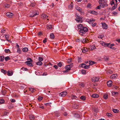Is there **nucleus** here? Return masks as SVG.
<instances>
[{"label": "nucleus", "mask_w": 120, "mask_h": 120, "mask_svg": "<svg viewBox=\"0 0 120 120\" xmlns=\"http://www.w3.org/2000/svg\"><path fill=\"white\" fill-rule=\"evenodd\" d=\"M107 2V0H99L98 2L99 4H101V7L104 8L108 6Z\"/></svg>", "instance_id": "obj_1"}, {"label": "nucleus", "mask_w": 120, "mask_h": 120, "mask_svg": "<svg viewBox=\"0 0 120 120\" xmlns=\"http://www.w3.org/2000/svg\"><path fill=\"white\" fill-rule=\"evenodd\" d=\"M88 28L85 27H83L82 29L79 30V34L82 35H83L84 34H86V33L88 31Z\"/></svg>", "instance_id": "obj_2"}, {"label": "nucleus", "mask_w": 120, "mask_h": 120, "mask_svg": "<svg viewBox=\"0 0 120 120\" xmlns=\"http://www.w3.org/2000/svg\"><path fill=\"white\" fill-rule=\"evenodd\" d=\"M27 60H28L26 61L25 62V63H26L27 64L28 66L30 67H32L33 66V65L32 64L31 62L32 61V60L31 58H27Z\"/></svg>", "instance_id": "obj_3"}, {"label": "nucleus", "mask_w": 120, "mask_h": 120, "mask_svg": "<svg viewBox=\"0 0 120 120\" xmlns=\"http://www.w3.org/2000/svg\"><path fill=\"white\" fill-rule=\"evenodd\" d=\"M39 14L38 12L37 11H35L33 13H31L29 16L31 18H33L37 15H38Z\"/></svg>", "instance_id": "obj_4"}, {"label": "nucleus", "mask_w": 120, "mask_h": 120, "mask_svg": "<svg viewBox=\"0 0 120 120\" xmlns=\"http://www.w3.org/2000/svg\"><path fill=\"white\" fill-rule=\"evenodd\" d=\"M82 18L81 17L77 15L76 18L75 19V20L77 22H78L82 23Z\"/></svg>", "instance_id": "obj_5"}, {"label": "nucleus", "mask_w": 120, "mask_h": 120, "mask_svg": "<svg viewBox=\"0 0 120 120\" xmlns=\"http://www.w3.org/2000/svg\"><path fill=\"white\" fill-rule=\"evenodd\" d=\"M100 44L103 46L105 47L108 46L110 44L109 43H105L103 41L100 42Z\"/></svg>", "instance_id": "obj_6"}, {"label": "nucleus", "mask_w": 120, "mask_h": 120, "mask_svg": "<svg viewBox=\"0 0 120 120\" xmlns=\"http://www.w3.org/2000/svg\"><path fill=\"white\" fill-rule=\"evenodd\" d=\"M99 77H93L92 78V81L93 82H97L99 80Z\"/></svg>", "instance_id": "obj_7"}, {"label": "nucleus", "mask_w": 120, "mask_h": 120, "mask_svg": "<svg viewBox=\"0 0 120 120\" xmlns=\"http://www.w3.org/2000/svg\"><path fill=\"white\" fill-rule=\"evenodd\" d=\"M67 92L66 91H64L60 93V96L61 97H64L67 95Z\"/></svg>", "instance_id": "obj_8"}, {"label": "nucleus", "mask_w": 120, "mask_h": 120, "mask_svg": "<svg viewBox=\"0 0 120 120\" xmlns=\"http://www.w3.org/2000/svg\"><path fill=\"white\" fill-rule=\"evenodd\" d=\"M80 65L81 67H82L85 69L88 68L90 67V65H86L85 64H81Z\"/></svg>", "instance_id": "obj_9"}, {"label": "nucleus", "mask_w": 120, "mask_h": 120, "mask_svg": "<svg viewBox=\"0 0 120 120\" xmlns=\"http://www.w3.org/2000/svg\"><path fill=\"white\" fill-rule=\"evenodd\" d=\"M65 68L66 69V70L63 71V72L64 73H66L71 69V68L70 67V66H69V65H67L65 67Z\"/></svg>", "instance_id": "obj_10"}, {"label": "nucleus", "mask_w": 120, "mask_h": 120, "mask_svg": "<svg viewBox=\"0 0 120 120\" xmlns=\"http://www.w3.org/2000/svg\"><path fill=\"white\" fill-rule=\"evenodd\" d=\"M102 27L104 29H107L108 28V26L105 22H103L102 23Z\"/></svg>", "instance_id": "obj_11"}, {"label": "nucleus", "mask_w": 120, "mask_h": 120, "mask_svg": "<svg viewBox=\"0 0 120 120\" xmlns=\"http://www.w3.org/2000/svg\"><path fill=\"white\" fill-rule=\"evenodd\" d=\"M13 74V71L12 70H11L10 71H8L7 72V75L8 76H12Z\"/></svg>", "instance_id": "obj_12"}, {"label": "nucleus", "mask_w": 120, "mask_h": 120, "mask_svg": "<svg viewBox=\"0 0 120 120\" xmlns=\"http://www.w3.org/2000/svg\"><path fill=\"white\" fill-rule=\"evenodd\" d=\"M107 84L108 86L111 87L112 85V82L111 80H109L107 82Z\"/></svg>", "instance_id": "obj_13"}, {"label": "nucleus", "mask_w": 120, "mask_h": 120, "mask_svg": "<svg viewBox=\"0 0 120 120\" xmlns=\"http://www.w3.org/2000/svg\"><path fill=\"white\" fill-rule=\"evenodd\" d=\"M117 77V75L116 74H113L110 77L111 79H114Z\"/></svg>", "instance_id": "obj_14"}, {"label": "nucleus", "mask_w": 120, "mask_h": 120, "mask_svg": "<svg viewBox=\"0 0 120 120\" xmlns=\"http://www.w3.org/2000/svg\"><path fill=\"white\" fill-rule=\"evenodd\" d=\"M6 15L7 16L10 17L12 16L13 15V14L12 13L10 12H8L6 13Z\"/></svg>", "instance_id": "obj_15"}, {"label": "nucleus", "mask_w": 120, "mask_h": 120, "mask_svg": "<svg viewBox=\"0 0 120 120\" xmlns=\"http://www.w3.org/2000/svg\"><path fill=\"white\" fill-rule=\"evenodd\" d=\"M82 52L83 53H86L88 51V50L86 47L83 48L82 49Z\"/></svg>", "instance_id": "obj_16"}, {"label": "nucleus", "mask_w": 120, "mask_h": 120, "mask_svg": "<svg viewBox=\"0 0 120 120\" xmlns=\"http://www.w3.org/2000/svg\"><path fill=\"white\" fill-rule=\"evenodd\" d=\"M95 20H94L92 19H91L89 20L87 22L89 24L92 23H94Z\"/></svg>", "instance_id": "obj_17"}, {"label": "nucleus", "mask_w": 120, "mask_h": 120, "mask_svg": "<svg viewBox=\"0 0 120 120\" xmlns=\"http://www.w3.org/2000/svg\"><path fill=\"white\" fill-rule=\"evenodd\" d=\"M96 47H95V45H92L90 46V48H89V49L90 50H92L95 49H96Z\"/></svg>", "instance_id": "obj_18"}, {"label": "nucleus", "mask_w": 120, "mask_h": 120, "mask_svg": "<svg viewBox=\"0 0 120 120\" xmlns=\"http://www.w3.org/2000/svg\"><path fill=\"white\" fill-rule=\"evenodd\" d=\"M72 107L74 108L77 109L78 108L79 106L77 104L74 103L73 104Z\"/></svg>", "instance_id": "obj_19"}, {"label": "nucleus", "mask_w": 120, "mask_h": 120, "mask_svg": "<svg viewBox=\"0 0 120 120\" xmlns=\"http://www.w3.org/2000/svg\"><path fill=\"white\" fill-rule=\"evenodd\" d=\"M53 27V26L51 25L50 24H48L47 26V28L48 29L52 30V29Z\"/></svg>", "instance_id": "obj_20"}, {"label": "nucleus", "mask_w": 120, "mask_h": 120, "mask_svg": "<svg viewBox=\"0 0 120 120\" xmlns=\"http://www.w3.org/2000/svg\"><path fill=\"white\" fill-rule=\"evenodd\" d=\"M41 17L42 18L44 19H47L48 17V16L45 14H43L41 15Z\"/></svg>", "instance_id": "obj_21"}, {"label": "nucleus", "mask_w": 120, "mask_h": 120, "mask_svg": "<svg viewBox=\"0 0 120 120\" xmlns=\"http://www.w3.org/2000/svg\"><path fill=\"white\" fill-rule=\"evenodd\" d=\"M88 42V40L86 38L82 40V42L83 43H86Z\"/></svg>", "instance_id": "obj_22"}, {"label": "nucleus", "mask_w": 120, "mask_h": 120, "mask_svg": "<svg viewBox=\"0 0 120 120\" xmlns=\"http://www.w3.org/2000/svg\"><path fill=\"white\" fill-rule=\"evenodd\" d=\"M5 38H6V40L8 41L10 43L11 42V41L8 39L9 38V36L8 35H6L5 36Z\"/></svg>", "instance_id": "obj_23"}, {"label": "nucleus", "mask_w": 120, "mask_h": 120, "mask_svg": "<svg viewBox=\"0 0 120 120\" xmlns=\"http://www.w3.org/2000/svg\"><path fill=\"white\" fill-rule=\"evenodd\" d=\"M78 27L79 29L80 30H81L82 29V28H83V26L81 24H79L78 25Z\"/></svg>", "instance_id": "obj_24"}, {"label": "nucleus", "mask_w": 120, "mask_h": 120, "mask_svg": "<svg viewBox=\"0 0 120 120\" xmlns=\"http://www.w3.org/2000/svg\"><path fill=\"white\" fill-rule=\"evenodd\" d=\"M91 96L94 98H97L99 96L98 94H93Z\"/></svg>", "instance_id": "obj_25"}, {"label": "nucleus", "mask_w": 120, "mask_h": 120, "mask_svg": "<svg viewBox=\"0 0 120 120\" xmlns=\"http://www.w3.org/2000/svg\"><path fill=\"white\" fill-rule=\"evenodd\" d=\"M117 4H116L114 5L112 7L111 9V10L113 11V10L115 9L117 7Z\"/></svg>", "instance_id": "obj_26"}, {"label": "nucleus", "mask_w": 120, "mask_h": 120, "mask_svg": "<svg viewBox=\"0 0 120 120\" xmlns=\"http://www.w3.org/2000/svg\"><path fill=\"white\" fill-rule=\"evenodd\" d=\"M29 118L31 120H34V119L35 117L33 115L31 114L29 116Z\"/></svg>", "instance_id": "obj_27"}, {"label": "nucleus", "mask_w": 120, "mask_h": 120, "mask_svg": "<svg viewBox=\"0 0 120 120\" xmlns=\"http://www.w3.org/2000/svg\"><path fill=\"white\" fill-rule=\"evenodd\" d=\"M4 60V56H0V61H3Z\"/></svg>", "instance_id": "obj_28"}, {"label": "nucleus", "mask_w": 120, "mask_h": 120, "mask_svg": "<svg viewBox=\"0 0 120 120\" xmlns=\"http://www.w3.org/2000/svg\"><path fill=\"white\" fill-rule=\"evenodd\" d=\"M22 50L24 52H26L28 51V49L26 47H25L22 49Z\"/></svg>", "instance_id": "obj_29"}, {"label": "nucleus", "mask_w": 120, "mask_h": 120, "mask_svg": "<svg viewBox=\"0 0 120 120\" xmlns=\"http://www.w3.org/2000/svg\"><path fill=\"white\" fill-rule=\"evenodd\" d=\"M36 64L38 65H41L42 64V63L41 61H38L36 63Z\"/></svg>", "instance_id": "obj_30"}, {"label": "nucleus", "mask_w": 120, "mask_h": 120, "mask_svg": "<svg viewBox=\"0 0 120 120\" xmlns=\"http://www.w3.org/2000/svg\"><path fill=\"white\" fill-rule=\"evenodd\" d=\"M74 116L75 118H78L79 117V115L78 113H75L74 114Z\"/></svg>", "instance_id": "obj_31"}, {"label": "nucleus", "mask_w": 120, "mask_h": 120, "mask_svg": "<svg viewBox=\"0 0 120 120\" xmlns=\"http://www.w3.org/2000/svg\"><path fill=\"white\" fill-rule=\"evenodd\" d=\"M112 110L115 113L118 112L119 111L118 110L114 109H113Z\"/></svg>", "instance_id": "obj_32"}, {"label": "nucleus", "mask_w": 120, "mask_h": 120, "mask_svg": "<svg viewBox=\"0 0 120 120\" xmlns=\"http://www.w3.org/2000/svg\"><path fill=\"white\" fill-rule=\"evenodd\" d=\"M29 90H30L32 92H33L35 91V90L34 89L32 88H29Z\"/></svg>", "instance_id": "obj_33"}, {"label": "nucleus", "mask_w": 120, "mask_h": 120, "mask_svg": "<svg viewBox=\"0 0 120 120\" xmlns=\"http://www.w3.org/2000/svg\"><path fill=\"white\" fill-rule=\"evenodd\" d=\"M75 8L76 10L79 11H81V8L78 6H76L75 7Z\"/></svg>", "instance_id": "obj_34"}, {"label": "nucleus", "mask_w": 120, "mask_h": 120, "mask_svg": "<svg viewBox=\"0 0 120 120\" xmlns=\"http://www.w3.org/2000/svg\"><path fill=\"white\" fill-rule=\"evenodd\" d=\"M1 72L4 73V74H6L7 72L5 70L3 69H1Z\"/></svg>", "instance_id": "obj_35"}, {"label": "nucleus", "mask_w": 120, "mask_h": 120, "mask_svg": "<svg viewBox=\"0 0 120 120\" xmlns=\"http://www.w3.org/2000/svg\"><path fill=\"white\" fill-rule=\"evenodd\" d=\"M89 64L91 65H92L95 63L94 62L92 61L91 60L89 61Z\"/></svg>", "instance_id": "obj_36"}, {"label": "nucleus", "mask_w": 120, "mask_h": 120, "mask_svg": "<svg viewBox=\"0 0 120 120\" xmlns=\"http://www.w3.org/2000/svg\"><path fill=\"white\" fill-rule=\"evenodd\" d=\"M108 95L107 94H105L103 96V98L105 99H107L108 98Z\"/></svg>", "instance_id": "obj_37"}, {"label": "nucleus", "mask_w": 120, "mask_h": 120, "mask_svg": "<svg viewBox=\"0 0 120 120\" xmlns=\"http://www.w3.org/2000/svg\"><path fill=\"white\" fill-rule=\"evenodd\" d=\"M80 98L83 100H85L86 99V97L84 96H82L80 97Z\"/></svg>", "instance_id": "obj_38"}, {"label": "nucleus", "mask_w": 120, "mask_h": 120, "mask_svg": "<svg viewBox=\"0 0 120 120\" xmlns=\"http://www.w3.org/2000/svg\"><path fill=\"white\" fill-rule=\"evenodd\" d=\"M4 100L3 99H1L0 100V104H1L3 103H4Z\"/></svg>", "instance_id": "obj_39"}, {"label": "nucleus", "mask_w": 120, "mask_h": 120, "mask_svg": "<svg viewBox=\"0 0 120 120\" xmlns=\"http://www.w3.org/2000/svg\"><path fill=\"white\" fill-rule=\"evenodd\" d=\"M10 59V58L8 56L4 58V59H5V60L6 61H7L8 60H9Z\"/></svg>", "instance_id": "obj_40"}, {"label": "nucleus", "mask_w": 120, "mask_h": 120, "mask_svg": "<svg viewBox=\"0 0 120 120\" xmlns=\"http://www.w3.org/2000/svg\"><path fill=\"white\" fill-rule=\"evenodd\" d=\"M50 37L51 38H54V36L53 34V33L51 34L50 35Z\"/></svg>", "instance_id": "obj_41"}, {"label": "nucleus", "mask_w": 120, "mask_h": 120, "mask_svg": "<svg viewBox=\"0 0 120 120\" xmlns=\"http://www.w3.org/2000/svg\"><path fill=\"white\" fill-rule=\"evenodd\" d=\"M90 13L91 14H93L96 15L97 14V12L95 11H91Z\"/></svg>", "instance_id": "obj_42"}, {"label": "nucleus", "mask_w": 120, "mask_h": 120, "mask_svg": "<svg viewBox=\"0 0 120 120\" xmlns=\"http://www.w3.org/2000/svg\"><path fill=\"white\" fill-rule=\"evenodd\" d=\"M111 4L112 5L115 4V0H112L110 2Z\"/></svg>", "instance_id": "obj_43"}, {"label": "nucleus", "mask_w": 120, "mask_h": 120, "mask_svg": "<svg viewBox=\"0 0 120 120\" xmlns=\"http://www.w3.org/2000/svg\"><path fill=\"white\" fill-rule=\"evenodd\" d=\"M38 60L39 61H41V62L43 60V58L42 57H39L38 59Z\"/></svg>", "instance_id": "obj_44"}, {"label": "nucleus", "mask_w": 120, "mask_h": 120, "mask_svg": "<svg viewBox=\"0 0 120 120\" xmlns=\"http://www.w3.org/2000/svg\"><path fill=\"white\" fill-rule=\"evenodd\" d=\"M4 51L7 53L9 52H10V50L9 49H5Z\"/></svg>", "instance_id": "obj_45"}, {"label": "nucleus", "mask_w": 120, "mask_h": 120, "mask_svg": "<svg viewBox=\"0 0 120 120\" xmlns=\"http://www.w3.org/2000/svg\"><path fill=\"white\" fill-rule=\"evenodd\" d=\"M4 7L6 8H9L10 7V5L9 4H5L4 5Z\"/></svg>", "instance_id": "obj_46"}, {"label": "nucleus", "mask_w": 120, "mask_h": 120, "mask_svg": "<svg viewBox=\"0 0 120 120\" xmlns=\"http://www.w3.org/2000/svg\"><path fill=\"white\" fill-rule=\"evenodd\" d=\"M72 59L71 58L70 59H69L67 61V62L69 63H70L72 61Z\"/></svg>", "instance_id": "obj_47"}, {"label": "nucleus", "mask_w": 120, "mask_h": 120, "mask_svg": "<svg viewBox=\"0 0 120 120\" xmlns=\"http://www.w3.org/2000/svg\"><path fill=\"white\" fill-rule=\"evenodd\" d=\"M57 65L58 66L60 67L62 66V63L61 62H60L59 63H58L57 64Z\"/></svg>", "instance_id": "obj_48"}, {"label": "nucleus", "mask_w": 120, "mask_h": 120, "mask_svg": "<svg viewBox=\"0 0 120 120\" xmlns=\"http://www.w3.org/2000/svg\"><path fill=\"white\" fill-rule=\"evenodd\" d=\"M86 71L85 70H82L81 73L82 74H85L86 73Z\"/></svg>", "instance_id": "obj_49"}, {"label": "nucleus", "mask_w": 120, "mask_h": 120, "mask_svg": "<svg viewBox=\"0 0 120 120\" xmlns=\"http://www.w3.org/2000/svg\"><path fill=\"white\" fill-rule=\"evenodd\" d=\"M43 98V97H39L38 98V100L39 101H41Z\"/></svg>", "instance_id": "obj_50"}, {"label": "nucleus", "mask_w": 120, "mask_h": 120, "mask_svg": "<svg viewBox=\"0 0 120 120\" xmlns=\"http://www.w3.org/2000/svg\"><path fill=\"white\" fill-rule=\"evenodd\" d=\"M118 87L116 85H113V89H116L118 88Z\"/></svg>", "instance_id": "obj_51"}, {"label": "nucleus", "mask_w": 120, "mask_h": 120, "mask_svg": "<svg viewBox=\"0 0 120 120\" xmlns=\"http://www.w3.org/2000/svg\"><path fill=\"white\" fill-rule=\"evenodd\" d=\"M104 36V35H99L98 36V38H102Z\"/></svg>", "instance_id": "obj_52"}, {"label": "nucleus", "mask_w": 120, "mask_h": 120, "mask_svg": "<svg viewBox=\"0 0 120 120\" xmlns=\"http://www.w3.org/2000/svg\"><path fill=\"white\" fill-rule=\"evenodd\" d=\"M10 101L12 102H15V99H11L10 100Z\"/></svg>", "instance_id": "obj_53"}, {"label": "nucleus", "mask_w": 120, "mask_h": 120, "mask_svg": "<svg viewBox=\"0 0 120 120\" xmlns=\"http://www.w3.org/2000/svg\"><path fill=\"white\" fill-rule=\"evenodd\" d=\"M112 14L116 15L117 14V12L114 11L112 12Z\"/></svg>", "instance_id": "obj_54"}, {"label": "nucleus", "mask_w": 120, "mask_h": 120, "mask_svg": "<svg viewBox=\"0 0 120 120\" xmlns=\"http://www.w3.org/2000/svg\"><path fill=\"white\" fill-rule=\"evenodd\" d=\"M21 69L23 70L26 71H27L28 70V69L26 68H21Z\"/></svg>", "instance_id": "obj_55"}, {"label": "nucleus", "mask_w": 120, "mask_h": 120, "mask_svg": "<svg viewBox=\"0 0 120 120\" xmlns=\"http://www.w3.org/2000/svg\"><path fill=\"white\" fill-rule=\"evenodd\" d=\"M106 115L109 117H110L112 116V114L111 113H106Z\"/></svg>", "instance_id": "obj_56"}, {"label": "nucleus", "mask_w": 120, "mask_h": 120, "mask_svg": "<svg viewBox=\"0 0 120 120\" xmlns=\"http://www.w3.org/2000/svg\"><path fill=\"white\" fill-rule=\"evenodd\" d=\"M17 52L19 53H20L21 52V50L19 48H18L17 49Z\"/></svg>", "instance_id": "obj_57"}, {"label": "nucleus", "mask_w": 120, "mask_h": 120, "mask_svg": "<svg viewBox=\"0 0 120 120\" xmlns=\"http://www.w3.org/2000/svg\"><path fill=\"white\" fill-rule=\"evenodd\" d=\"M78 62H80L81 61V58L78 57Z\"/></svg>", "instance_id": "obj_58"}, {"label": "nucleus", "mask_w": 120, "mask_h": 120, "mask_svg": "<svg viewBox=\"0 0 120 120\" xmlns=\"http://www.w3.org/2000/svg\"><path fill=\"white\" fill-rule=\"evenodd\" d=\"M100 7H101V4H100L99 6L97 7V8L98 9H100Z\"/></svg>", "instance_id": "obj_59"}, {"label": "nucleus", "mask_w": 120, "mask_h": 120, "mask_svg": "<svg viewBox=\"0 0 120 120\" xmlns=\"http://www.w3.org/2000/svg\"><path fill=\"white\" fill-rule=\"evenodd\" d=\"M97 24V23H95L94 24L93 23H92V25L93 27H94Z\"/></svg>", "instance_id": "obj_60"}, {"label": "nucleus", "mask_w": 120, "mask_h": 120, "mask_svg": "<svg viewBox=\"0 0 120 120\" xmlns=\"http://www.w3.org/2000/svg\"><path fill=\"white\" fill-rule=\"evenodd\" d=\"M6 31L5 30L2 29L1 30V32L2 33H5Z\"/></svg>", "instance_id": "obj_61"}, {"label": "nucleus", "mask_w": 120, "mask_h": 120, "mask_svg": "<svg viewBox=\"0 0 120 120\" xmlns=\"http://www.w3.org/2000/svg\"><path fill=\"white\" fill-rule=\"evenodd\" d=\"M109 48L110 49H115V48L112 47V46H111V45H110L109 46Z\"/></svg>", "instance_id": "obj_62"}, {"label": "nucleus", "mask_w": 120, "mask_h": 120, "mask_svg": "<svg viewBox=\"0 0 120 120\" xmlns=\"http://www.w3.org/2000/svg\"><path fill=\"white\" fill-rule=\"evenodd\" d=\"M112 94L113 95H115L116 94H118V93L117 92H113L112 93Z\"/></svg>", "instance_id": "obj_63"}, {"label": "nucleus", "mask_w": 120, "mask_h": 120, "mask_svg": "<svg viewBox=\"0 0 120 120\" xmlns=\"http://www.w3.org/2000/svg\"><path fill=\"white\" fill-rule=\"evenodd\" d=\"M38 34L39 36H40L42 34V33L41 32H39L38 33Z\"/></svg>", "instance_id": "obj_64"}]
</instances>
